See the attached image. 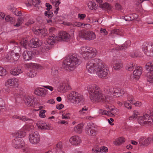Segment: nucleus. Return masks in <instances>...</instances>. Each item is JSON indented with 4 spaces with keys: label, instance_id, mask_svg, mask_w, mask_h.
Wrapping results in <instances>:
<instances>
[{
    "label": "nucleus",
    "instance_id": "nucleus-42",
    "mask_svg": "<svg viewBox=\"0 0 153 153\" xmlns=\"http://www.w3.org/2000/svg\"><path fill=\"white\" fill-rule=\"evenodd\" d=\"M111 33L114 35V34L117 35L122 36V32L119 29H115L112 30Z\"/></svg>",
    "mask_w": 153,
    "mask_h": 153
},
{
    "label": "nucleus",
    "instance_id": "nucleus-50",
    "mask_svg": "<svg viewBox=\"0 0 153 153\" xmlns=\"http://www.w3.org/2000/svg\"><path fill=\"white\" fill-rule=\"evenodd\" d=\"M128 101H129V102L132 104L135 105L136 102L133 97L130 95H128Z\"/></svg>",
    "mask_w": 153,
    "mask_h": 153
},
{
    "label": "nucleus",
    "instance_id": "nucleus-45",
    "mask_svg": "<svg viewBox=\"0 0 153 153\" xmlns=\"http://www.w3.org/2000/svg\"><path fill=\"white\" fill-rule=\"evenodd\" d=\"M66 84H63L61 85L59 88L58 91L60 92H65L66 91V89L65 87Z\"/></svg>",
    "mask_w": 153,
    "mask_h": 153
},
{
    "label": "nucleus",
    "instance_id": "nucleus-1",
    "mask_svg": "<svg viewBox=\"0 0 153 153\" xmlns=\"http://www.w3.org/2000/svg\"><path fill=\"white\" fill-rule=\"evenodd\" d=\"M88 89L90 99L92 102H105V97L96 85H91L88 87Z\"/></svg>",
    "mask_w": 153,
    "mask_h": 153
},
{
    "label": "nucleus",
    "instance_id": "nucleus-52",
    "mask_svg": "<svg viewBox=\"0 0 153 153\" xmlns=\"http://www.w3.org/2000/svg\"><path fill=\"white\" fill-rule=\"evenodd\" d=\"M45 15L47 16L48 18L51 19L53 16V14L52 12H47L45 11Z\"/></svg>",
    "mask_w": 153,
    "mask_h": 153
},
{
    "label": "nucleus",
    "instance_id": "nucleus-29",
    "mask_svg": "<svg viewBox=\"0 0 153 153\" xmlns=\"http://www.w3.org/2000/svg\"><path fill=\"white\" fill-rule=\"evenodd\" d=\"M130 41L128 40L126 41L123 45L117 47L116 49L118 51L123 50V49H125V48H126L128 46H130Z\"/></svg>",
    "mask_w": 153,
    "mask_h": 153
},
{
    "label": "nucleus",
    "instance_id": "nucleus-20",
    "mask_svg": "<svg viewBox=\"0 0 153 153\" xmlns=\"http://www.w3.org/2000/svg\"><path fill=\"white\" fill-rule=\"evenodd\" d=\"M87 134L92 136H95L96 134V131L94 127H92L90 125L87 126L85 129Z\"/></svg>",
    "mask_w": 153,
    "mask_h": 153
},
{
    "label": "nucleus",
    "instance_id": "nucleus-15",
    "mask_svg": "<svg viewBox=\"0 0 153 153\" xmlns=\"http://www.w3.org/2000/svg\"><path fill=\"white\" fill-rule=\"evenodd\" d=\"M24 100L25 104L28 106L33 107L35 104L34 98L33 97L26 96Z\"/></svg>",
    "mask_w": 153,
    "mask_h": 153
},
{
    "label": "nucleus",
    "instance_id": "nucleus-26",
    "mask_svg": "<svg viewBox=\"0 0 153 153\" xmlns=\"http://www.w3.org/2000/svg\"><path fill=\"white\" fill-rule=\"evenodd\" d=\"M145 126H151L153 124V120L152 117L148 114H145Z\"/></svg>",
    "mask_w": 153,
    "mask_h": 153
},
{
    "label": "nucleus",
    "instance_id": "nucleus-63",
    "mask_svg": "<svg viewBox=\"0 0 153 153\" xmlns=\"http://www.w3.org/2000/svg\"><path fill=\"white\" fill-rule=\"evenodd\" d=\"M51 70V73L53 75H56L58 74V72L57 70L54 68L53 69H52Z\"/></svg>",
    "mask_w": 153,
    "mask_h": 153
},
{
    "label": "nucleus",
    "instance_id": "nucleus-19",
    "mask_svg": "<svg viewBox=\"0 0 153 153\" xmlns=\"http://www.w3.org/2000/svg\"><path fill=\"white\" fill-rule=\"evenodd\" d=\"M47 91L43 88H37L35 90L34 93L36 95L44 97L46 94Z\"/></svg>",
    "mask_w": 153,
    "mask_h": 153
},
{
    "label": "nucleus",
    "instance_id": "nucleus-24",
    "mask_svg": "<svg viewBox=\"0 0 153 153\" xmlns=\"http://www.w3.org/2000/svg\"><path fill=\"white\" fill-rule=\"evenodd\" d=\"M47 31V29L45 28L39 29L35 28L34 29V33L37 35H42L45 36V33Z\"/></svg>",
    "mask_w": 153,
    "mask_h": 153
},
{
    "label": "nucleus",
    "instance_id": "nucleus-61",
    "mask_svg": "<svg viewBox=\"0 0 153 153\" xmlns=\"http://www.w3.org/2000/svg\"><path fill=\"white\" fill-rule=\"evenodd\" d=\"M124 19L126 21H132V19H131V14L127 15L125 16Z\"/></svg>",
    "mask_w": 153,
    "mask_h": 153
},
{
    "label": "nucleus",
    "instance_id": "nucleus-9",
    "mask_svg": "<svg viewBox=\"0 0 153 153\" xmlns=\"http://www.w3.org/2000/svg\"><path fill=\"white\" fill-rule=\"evenodd\" d=\"M142 49L146 55L150 56H153V43L149 45L146 42H144L142 46Z\"/></svg>",
    "mask_w": 153,
    "mask_h": 153
},
{
    "label": "nucleus",
    "instance_id": "nucleus-30",
    "mask_svg": "<svg viewBox=\"0 0 153 153\" xmlns=\"http://www.w3.org/2000/svg\"><path fill=\"white\" fill-rule=\"evenodd\" d=\"M36 125L39 128H41L42 129H49L50 128V127L46 125L43 124L41 122L37 123H36Z\"/></svg>",
    "mask_w": 153,
    "mask_h": 153
},
{
    "label": "nucleus",
    "instance_id": "nucleus-13",
    "mask_svg": "<svg viewBox=\"0 0 153 153\" xmlns=\"http://www.w3.org/2000/svg\"><path fill=\"white\" fill-rule=\"evenodd\" d=\"M41 41L37 38H35L30 40L28 43V46L31 48L39 47L41 45Z\"/></svg>",
    "mask_w": 153,
    "mask_h": 153
},
{
    "label": "nucleus",
    "instance_id": "nucleus-36",
    "mask_svg": "<svg viewBox=\"0 0 153 153\" xmlns=\"http://www.w3.org/2000/svg\"><path fill=\"white\" fill-rule=\"evenodd\" d=\"M123 67V64L121 62H117L113 65V68L115 70H118Z\"/></svg>",
    "mask_w": 153,
    "mask_h": 153
},
{
    "label": "nucleus",
    "instance_id": "nucleus-38",
    "mask_svg": "<svg viewBox=\"0 0 153 153\" xmlns=\"http://www.w3.org/2000/svg\"><path fill=\"white\" fill-rule=\"evenodd\" d=\"M24 21L23 18L21 17L19 18L17 20V23L14 25V26L17 27H19L23 23Z\"/></svg>",
    "mask_w": 153,
    "mask_h": 153
},
{
    "label": "nucleus",
    "instance_id": "nucleus-46",
    "mask_svg": "<svg viewBox=\"0 0 153 153\" xmlns=\"http://www.w3.org/2000/svg\"><path fill=\"white\" fill-rule=\"evenodd\" d=\"M74 27L76 26L78 27H80L83 26H85V25H89L88 24H84L80 22H76L73 24Z\"/></svg>",
    "mask_w": 153,
    "mask_h": 153
},
{
    "label": "nucleus",
    "instance_id": "nucleus-8",
    "mask_svg": "<svg viewBox=\"0 0 153 153\" xmlns=\"http://www.w3.org/2000/svg\"><path fill=\"white\" fill-rule=\"evenodd\" d=\"M97 53V51L96 49L92 47H87L85 51L83 52L82 55L83 58L86 60L95 56Z\"/></svg>",
    "mask_w": 153,
    "mask_h": 153
},
{
    "label": "nucleus",
    "instance_id": "nucleus-2",
    "mask_svg": "<svg viewBox=\"0 0 153 153\" xmlns=\"http://www.w3.org/2000/svg\"><path fill=\"white\" fill-rule=\"evenodd\" d=\"M81 63V58L76 54L70 55L64 62V64L68 70L72 71Z\"/></svg>",
    "mask_w": 153,
    "mask_h": 153
},
{
    "label": "nucleus",
    "instance_id": "nucleus-4",
    "mask_svg": "<svg viewBox=\"0 0 153 153\" xmlns=\"http://www.w3.org/2000/svg\"><path fill=\"white\" fill-rule=\"evenodd\" d=\"M145 68L147 71L145 74V76L147 78V80L153 83V61L146 63Z\"/></svg>",
    "mask_w": 153,
    "mask_h": 153
},
{
    "label": "nucleus",
    "instance_id": "nucleus-32",
    "mask_svg": "<svg viewBox=\"0 0 153 153\" xmlns=\"http://www.w3.org/2000/svg\"><path fill=\"white\" fill-rule=\"evenodd\" d=\"M83 126V124L82 123L78 124L74 127V131L79 134L81 133L82 131V128Z\"/></svg>",
    "mask_w": 153,
    "mask_h": 153
},
{
    "label": "nucleus",
    "instance_id": "nucleus-17",
    "mask_svg": "<svg viewBox=\"0 0 153 153\" xmlns=\"http://www.w3.org/2000/svg\"><path fill=\"white\" fill-rule=\"evenodd\" d=\"M34 51H33V52L29 51H24L22 55L23 59L26 61L31 60L33 57V55H36V52H35V54H34Z\"/></svg>",
    "mask_w": 153,
    "mask_h": 153
},
{
    "label": "nucleus",
    "instance_id": "nucleus-21",
    "mask_svg": "<svg viewBox=\"0 0 153 153\" xmlns=\"http://www.w3.org/2000/svg\"><path fill=\"white\" fill-rule=\"evenodd\" d=\"M17 79L16 78L8 79L6 82L5 85L9 88L10 86L13 87L16 85Z\"/></svg>",
    "mask_w": 153,
    "mask_h": 153
},
{
    "label": "nucleus",
    "instance_id": "nucleus-23",
    "mask_svg": "<svg viewBox=\"0 0 153 153\" xmlns=\"http://www.w3.org/2000/svg\"><path fill=\"white\" fill-rule=\"evenodd\" d=\"M113 94L116 97H119L123 96L125 93L123 90H119L116 88H114L112 91Z\"/></svg>",
    "mask_w": 153,
    "mask_h": 153
},
{
    "label": "nucleus",
    "instance_id": "nucleus-53",
    "mask_svg": "<svg viewBox=\"0 0 153 153\" xmlns=\"http://www.w3.org/2000/svg\"><path fill=\"white\" fill-rule=\"evenodd\" d=\"M134 68V65L131 64L128 65L126 67V69L129 71H132Z\"/></svg>",
    "mask_w": 153,
    "mask_h": 153
},
{
    "label": "nucleus",
    "instance_id": "nucleus-28",
    "mask_svg": "<svg viewBox=\"0 0 153 153\" xmlns=\"http://www.w3.org/2000/svg\"><path fill=\"white\" fill-rule=\"evenodd\" d=\"M100 7L104 10H111L112 9V7L109 3L105 2L103 4H101L100 5Z\"/></svg>",
    "mask_w": 153,
    "mask_h": 153
},
{
    "label": "nucleus",
    "instance_id": "nucleus-59",
    "mask_svg": "<svg viewBox=\"0 0 153 153\" xmlns=\"http://www.w3.org/2000/svg\"><path fill=\"white\" fill-rule=\"evenodd\" d=\"M138 15L136 13H133L131 14V19H132V21L138 18Z\"/></svg>",
    "mask_w": 153,
    "mask_h": 153
},
{
    "label": "nucleus",
    "instance_id": "nucleus-25",
    "mask_svg": "<svg viewBox=\"0 0 153 153\" xmlns=\"http://www.w3.org/2000/svg\"><path fill=\"white\" fill-rule=\"evenodd\" d=\"M142 68L140 67L137 68V69L133 71V74L134 77L136 79H139L142 73Z\"/></svg>",
    "mask_w": 153,
    "mask_h": 153
},
{
    "label": "nucleus",
    "instance_id": "nucleus-31",
    "mask_svg": "<svg viewBox=\"0 0 153 153\" xmlns=\"http://www.w3.org/2000/svg\"><path fill=\"white\" fill-rule=\"evenodd\" d=\"M36 125L39 128H41L42 129H49L50 128V127L46 125L43 124L41 122L37 123H36Z\"/></svg>",
    "mask_w": 153,
    "mask_h": 153
},
{
    "label": "nucleus",
    "instance_id": "nucleus-44",
    "mask_svg": "<svg viewBox=\"0 0 153 153\" xmlns=\"http://www.w3.org/2000/svg\"><path fill=\"white\" fill-rule=\"evenodd\" d=\"M13 118L16 119H19L23 121H26L28 120V118L27 117H26L23 116L22 117H20L19 116H16L15 117L13 116Z\"/></svg>",
    "mask_w": 153,
    "mask_h": 153
},
{
    "label": "nucleus",
    "instance_id": "nucleus-64",
    "mask_svg": "<svg viewBox=\"0 0 153 153\" xmlns=\"http://www.w3.org/2000/svg\"><path fill=\"white\" fill-rule=\"evenodd\" d=\"M26 42V40L23 41L22 43V42H21L22 46H23L24 48L26 49L27 48V47L28 46V45H27Z\"/></svg>",
    "mask_w": 153,
    "mask_h": 153
},
{
    "label": "nucleus",
    "instance_id": "nucleus-48",
    "mask_svg": "<svg viewBox=\"0 0 153 153\" xmlns=\"http://www.w3.org/2000/svg\"><path fill=\"white\" fill-rule=\"evenodd\" d=\"M7 74L6 70L2 67H0V76H4Z\"/></svg>",
    "mask_w": 153,
    "mask_h": 153
},
{
    "label": "nucleus",
    "instance_id": "nucleus-7",
    "mask_svg": "<svg viewBox=\"0 0 153 153\" xmlns=\"http://www.w3.org/2000/svg\"><path fill=\"white\" fill-rule=\"evenodd\" d=\"M109 72L108 68H107L105 64L102 63L96 73L99 77L104 79L107 77Z\"/></svg>",
    "mask_w": 153,
    "mask_h": 153
},
{
    "label": "nucleus",
    "instance_id": "nucleus-10",
    "mask_svg": "<svg viewBox=\"0 0 153 153\" xmlns=\"http://www.w3.org/2000/svg\"><path fill=\"white\" fill-rule=\"evenodd\" d=\"M12 144L13 146L16 149L22 148L24 145V143L22 138L15 137L12 141Z\"/></svg>",
    "mask_w": 153,
    "mask_h": 153
},
{
    "label": "nucleus",
    "instance_id": "nucleus-49",
    "mask_svg": "<svg viewBox=\"0 0 153 153\" xmlns=\"http://www.w3.org/2000/svg\"><path fill=\"white\" fill-rule=\"evenodd\" d=\"M36 72L30 71L27 73V75L29 78H33L36 76Z\"/></svg>",
    "mask_w": 153,
    "mask_h": 153
},
{
    "label": "nucleus",
    "instance_id": "nucleus-16",
    "mask_svg": "<svg viewBox=\"0 0 153 153\" xmlns=\"http://www.w3.org/2000/svg\"><path fill=\"white\" fill-rule=\"evenodd\" d=\"M58 39L57 37L54 34L50 35L49 37L46 39L44 43L45 45H53L56 42V41Z\"/></svg>",
    "mask_w": 153,
    "mask_h": 153
},
{
    "label": "nucleus",
    "instance_id": "nucleus-11",
    "mask_svg": "<svg viewBox=\"0 0 153 153\" xmlns=\"http://www.w3.org/2000/svg\"><path fill=\"white\" fill-rule=\"evenodd\" d=\"M29 139L30 142L32 144L38 143L40 140V136L38 132L36 131L30 134Z\"/></svg>",
    "mask_w": 153,
    "mask_h": 153
},
{
    "label": "nucleus",
    "instance_id": "nucleus-58",
    "mask_svg": "<svg viewBox=\"0 0 153 153\" xmlns=\"http://www.w3.org/2000/svg\"><path fill=\"white\" fill-rule=\"evenodd\" d=\"M100 151L101 152H107L108 151V149L106 147L102 146L100 148Z\"/></svg>",
    "mask_w": 153,
    "mask_h": 153
},
{
    "label": "nucleus",
    "instance_id": "nucleus-6",
    "mask_svg": "<svg viewBox=\"0 0 153 153\" xmlns=\"http://www.w3.org/2000/svg\"><path fill=\"white\" fill-rule=\"evenodd\" d=\"M79 35L80 38L89 41L93 40L96 38L95 33L91 31L82 30L79 32Z\"/></svg>",
    "mask_w": 153,
    "mask_h": 153
},
{
    "label": "nucleus",
    "instance_id": "nucleus-57",
    "mask_svg": "<svg viewBox=\"0 0 153 153\" xmlns=\"http://www.w3.org/2000/svg\"><path fill=\"white\" fill-rule=\"evenodd\" d=\"M41 1L39 0H34L33 2V4L34 5L35 7H36L39 5Z\"/></svg>",
    "mask_w": 153,
    "mask_h": 153
},
{
    "label": "nucleus",
    "instance_id": "nucleus-27",
    "mask_svg": "<svg viewBox=\"0 0 153 153\" xmlns=\"http://www.w3.org/2000/svg\"><path fill=\"white\" fill-rule=\"evenodd\" d=\"M22 72L21 69L19 67H16L10 71V73L13 75L16 76Z\"/></svg>",
    "mask_w": 153,
    "mask_h": 153
},
{
    "label": "nucleus",
    "instance_id": "nucleus-62",
    "mask_svg": "<svg viewBox=\"0 0 153 153\" xmlns=\"http://www.w3.org/2000/svg\"><path fill=\"white\" fill-rule=\"evenodd\" d=\"M16 10V13H15V15L17 16H21L22 15V13L20 11L18 10L17 9H15Z\"/></svg>",
    "mask_w": 153,
    "mask_h": 153
},
{
    "label": "nucleus",
    "instance_id": "nucleus-43",
    "mask_svg": "<svg viewBox=\"0 0 153 153\" xmlns=\"http://www.w3.org/2000/svg\"><path fill=\"white\" fill-rule=\"evenodd\" d=\"M139 53L137 51H135L130 54V56L132 58L137 57L140 56Z\"/></svg>",
    "mask_w": 153,
    "mask_h": 153
},
{
    "label": "nucleus",
    "instance_id": "nucleus-34",
    "mask_svg": "<svg viewBox=\"0 0 153 153\" xmlns=\"http://www.w3.org/2000/svg\"><path fill=\"white\" fill-rule=\"evenodd\" d=\"M26 133L25 131H18L16 132L15 137L22 138L24 137Z\"/></svg>",
    "mask_w": 153,
    "mask_h": 153
},
{
    "label": "nucleus",
    "instance_id": "nucleus-54",
    "mask_svg": "<svg viewBox=\"0 0 153 153\" xmlns=\"http://www.w3.org/2000/svg\"><path fill=\"white\" fill-rule=\"evenodd\" d=\"M125 106L127 108L129 109L131 108V104L130 103L129 101H128L125 102L124 103Z\"/></svg>",
    "mask_w": 153,
    "mask_h": 153
},
{
    "label": "nucleus",
    "instance_id": "nucleus-60",
    "mask_svg": "<svg viewBox=\"0 0 153 153\" xmlns=\"http://www.w3.org/2000/svg\"><path fill=\"white\" fill-rule=\"evenodd\" d=\"M78 18H80L81 19H83L86 17V15L85 14L79 13L78 14Z\"/></svg>",
    "mask_w": 153,
    "mask_h": 153
},
{
    "label": "nucleus",
    "instance_id": "nucleus-3",
    "mask_svg": "<svg viewBox=\"0 0 153 153\" xmlns=\"http://www.w3.org/2000/svg\"><path fill=\"white\" fill-rule=\"evenodd\" d=\"M102 62L99 59H95L88 61L86 64V68L90 73L96 72Z\"/></svg>",
    "mask_w": 153,
    "mask_h": 153
},
{
    "label": "nucleus",
    "instance_id": "nucleus-47",
    "mask_svg": "<svg viewBox=\"0 0 153 153\" xmlns=\"http://www.w3.org/2000/svg\"><path fill=\"white\" fill-rule=\"evenodd\" d=\"M88 6L89 8L91 10L95 9L96 4L94 2L91 1L89 2L88 3Z\"/></svg>",
    "mask_w": 153,
    "mask_h": 153
},
{
    "label": "nucleus",
    "instance_id": "nucleus-51",
    "mask_svg": "<svg viewBox=\"0 0 153 153\" xmlns=\"http://www.w3.org/2000/svg\"><path fill=\"white\" fill-rule=\"evenodd\" d=\"M88 110V108L86 106L83 107L79 111V113L81 114H83L86 113Z\"/></svg>",
    "mask_w": 153,
    "mask_h": 153
},
{
    "label": "nucleus",
    "instance_id": "nucleus-39",
    "mask_svg": "<svg viewBox=\"0 0 153 153\" xmlns=\"http://www.w3.org/2000/svg\"><path fill=\"white\" fill-rule=\"evenodd\" d=\"M21 51V49L18 46H16L14 47L13 50L11 52L16 54L19 55L20 54Z\"/></svg>",
    "mask_w": 153,
    "mask_h": 153
},
{
    "label": "nucleus",
    "instance_id": "nucleus-37",
    "mask_svg": "<svg viewBox=\"0 0 153 153\" xmlns=\"http://www.w3.org/2000/svg\"><path fill=\"white\" fill-rule=\"evenodd\" d=\"M125 141V138L123 137H121L114 142V144L116 145H120Z\"/></svg>",
    "mask_w": 153,
    "mask_h": 153
},
{
    "label": "nucleus",
    "instance_id": "nucleus-40",
    "mask_svg": "<svg viewBox=\"0 0 153 153\" xmlns=\"http://www.w3.org/2000/svg\"><path fill=\"white\" fill-rule=\"evenodd\" d=\"M139 115V113L137 111L134 110L133 112V115L129 117V119L130 120H132L134 118H136Z\"/></svg>",
    "mask_w": 153,
    "mask_h": 153
},
{
    "label": "nucleus",
    "instance_id": "nucleus-22",
    "mask_svg": "<svg viewBox=\"0 0 153 153\" xmlns=\"http://www.w3.org/2000/svg\"><path fill=\"white\" fill-rule=\"evenodd\" d=\"M152 138L148 137L147 138H145L144 137L140 138L139 140L140 143L143 146H147L150 143H151Z\"/></svg>",
    "mask_w": 153,
    "mask_h": 153
},
{
    "label": "nucleus",
    "instance_id": "nucleus-35",
    "mask_svg": "<svg viewBox=\"0 0 153 153\" xmlns=\"http://www.w3.org/2000/svg\"><path fill=\"white\" fill-rule=\"evenodd\" d=\"M62 148V143L61 142H59L56 145L55 148V151L56 152H61V151Z\"/></svg>",
    "mask_w": 153,
    "mask_h": 153
},
{
    "label": "nucleus",
    "instance_id": "nucleus-41",
    "mask_svg": "<svg viewBox=\"0 0 153 153\" xmlns=\"http://www.w3.org/2000/svg\"><path fill=\"white\" fill-rule=\"evenodd\" d=\"M29 65L36 69H42L43 68V67L40 65L35 63H30Z\"/></svg>",
    "mask_w": 153,
    "mask_h": 153
},
{
    "label": "nucleus",
    "instance_id": "nucleus-56",
    "mask_svg": "<svg viewBox=\"0 0 153 153\" xmlns=\"http://www.w3.org/2000/svg\"><path fill=\"white\" fill-rule=\"evenodd\" d=\"M46 112V111L44 110H42L40 111L39 116L41 117L44 118L45 117V113Z\"/></svg>",
    "mask_w": 153,
    "mask_h": 153
},
{
    "label": "nucleus",
    "instance_id": "nucleus-18",
    "mask_svg": "<svg viewBox=\"0 0 153 153\" xmlns=\"http://www.w3.org/2000/svg\"><path fill=\"white\" fill-rule=\"evenodd\" d=\"M69 142L72 145L76 146L81 142V140L79 137L74 136L70 138Z\"/></svg>",
    "mask_w": 153,
    "mask_h": 153
},
{
    "label": "nucleus",
    "instance_id": "nucleus-5",
    "mask_svg": "<svg viewBox=\"0 0 153 153\" xmlns=\"http://www.w3.org/2000/svg\"><path fill=\"white\" fill-rule=\"evenodd\" d=\"M71 99V102L75 104H78L84 101L83 96L78 92L74 91H71L69 94Z\"/></svg>",
    "mask_w": 153,
    "mask_h": 153
},
{
    "label": "nucleus",
    "instance_id": "nucleus-14",
    "mask_svg": "<svg viewBox=\"0 0 153 153\" xmlns=\"http://www.w3.org/2000/svg\"><path fill=\"white\" fill-rule=\"evenodd\" d=\"M71 36L69 33L65 31H61L59 32L58 41L62 40L67 41L70 39Z\"/></svg>",
    "mask_w": 153,
    "mask_h": 153
},
{
    "label": "nucleus",
    "instance_id": "nucleus-55",
    "mask_svg": "<svg viewBox=\"0 0 153 153\" xmlns=\"http://www.w3.org/2000/svg\"><path fill=\"white\" fill-rule=\"evenodd\" d=\"M115 6L116 9L117 10H120L123 9V7L120 4L118 3H116L115 4Z\"/></svg>",
    "mask_w": 153,
    "mask_h": 153
},
{
    "label": "nucleus",
    "instance_id": "nucleus-33",
    "mask_svg": "<svg viewBox=\"0 0 153 153\" xmlns=\"http://www.w3.org/2000/svg\"><path fill=\"white\" fill-rule=\"evenodd\" d=\"M145 114L142 116H139L137 119V120L138 123L142 126H145Z\"/></svg>",
    "mask_w": 153,
    "mask_h": 153
},
{
    "label": "nucleus",
    "instance_id": "nucleus-12",
    "mask_svg": "<svg viewBox=\"0 0 153 153\" xmlns=\"http://www.w3.org/2000/svg\"><path fill=\"white\" fill-rule=\"evenodd\" d=\"M20 56L19 55L16 54L10 51L6 55V58L9 62H13L17 61Z\"/></svg>",
    "mask_w": 153,
    "mask_h": 153
}]
</instances>
